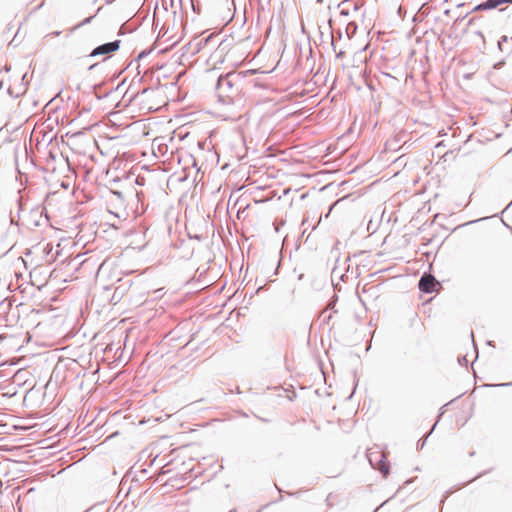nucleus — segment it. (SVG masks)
<instances>
[{"instance_id": "1", "label": "nucleus", "mask_w": 512, "mask_h": 512, "mask_svg": "<svg viewBox=\"0 0 512 512\" xmlns=\"http://www.w3.org/2000/svg\"><path fill=\"white\" fill-rule=\"evenodd\" d=\"M245 77L243 72H229L225 75H220L216 82V90L218 92L219 101L227 103L239 91L237 84Z\"/></svg>"}, {"instance_id": "2", "label": "nucleus", "mask_w": 512, "mask_h": 512, "mask_svg": "<svg viewBox=\"0 0 512 512\" xmlns=\"http://www.w3.org/2000/svg\"><path fill=\"white\" fill-rule=\"evenodd\" d=\"M367 458L370 465L377 469L383 477L386 478L389 475L391 464L385 455L378 452H368Z\"/></svg>"}, {"instance_id": "3", "label": "nucleus", "mask_w": 512, "mask_h": 512, "mask_svg": "<svg viewBox=\"0 0 512 512\" xmlns=\"http://www.w3.org/2000/svg\"><path fill=\"white\" fill-rule=\"evenodd\" d=\"M441 287V283L430 272H424L418 281L419 290L427 294L435 293L439 291Z\"/></svg>"}, {"instance_id": "4", "label": "nucleus", "mask_w": 512, "mask_h": 512, "mask_svg": "<svg viewBox=\"0 0 512 512\" xmlns=\"http://www.w3.org/2000/svg\"><path fill=\"white\" fill-rule=\"evenodd\" d=\"M121 40H114L110 42L103 43L101 45H98L95 47L91 53L89 54V57H97L100 55H111L114 52L118 51L121 46Z\"/></svg>"}, {"instance_id": "5", "label": "nucleus", "mask_w": 512, "mask_h": 512, "mask_svg": "<svg viewBox=\"0 0 512 512\" xmlns=\"http://www.w3.org/2000/svg\"><path fill=\"white\" fill-rule=\"evenodd\" d=\"M406 137L407 133L405 131L398 132L386 141L385 149L389 151H398L401 148L402 143H405Z\"/></svg>"}, {"instance_id": "6", "label": "nucleus", "mask_w": 512, "mask_h": 512, "mask_svg": "<svg viewBox=\"0 0 512 512\" xmlns=\"http://www.w3.org/2000/svg\"><path fill=\"white\" fill-rule=\"evenodd\" d=\"M500 5H502V0H485L477 4L472 9V12L493 10L498 8Z\"/></svg>"}, {"instance_id": "7", "label": "nucleus", "mask_w": 512, "mask_h": 512, "mask_svg": "<svg viewBox=\"0 0 512 512\" xmlns=\"http://www.w3.org/2000/svg\"><path fill=\"white\" fill-rule=\"evenodd\" d=\"M215 37L214 34H210L204 38H201L199 39L198 37H195L193 39L194 41V48L191 52V55L194 56L196 54H198L202 49H204L210 42L211 40Z\"/></svg>"}, {"instance_id": "8", "label": "nucleus", "mask_w": 512, "mask_h": 512, "mask_svg": "<svg viewBox=\"0 0 512 512\" xmlns=\"http://www.w3.org/2000/svg\"><path fill=\"white\" fill-rule=\"evenodd\" d=\"M498 50L510 55L512 53V36L503 35L497 41Z\"/></svg>"}, {"instance_id": "9", "label": "nucleus", "mask_w": 512, "mask_h": 512, "mask_svg": "<svg viewBox=\"0 0 512 512\" xmlns=\"http://www.w3.org/2000/svg\"><path fill=\"white\" fill-rule=\"evenodd\" d=\"M232 47V42L229 41L227 38L223 39L217 49H216V54L219 55V57H222L224 54H226Z\"/></svg>"}, {"instance_id": "10", "label": "nucleus", "mask_w": 512, "mask_h": 512, "mask_svg": "<svg viewBox=\"0 0 512 512\" xmlns=\"http://www.w3.org/2000/svg\"><path fill=\"white\" fill-rule=\"evenodd\" d=\"M436 426H437V423H434L433 426L431 427L430 431L425 436H423L422 438H420L418 440V442H417V449L418 450H422L424 448V446L426 445L428 437L433 433V431L435 430Z\"/></svg>"}, {"instance_id": "11", "label": "nucleus", "mask_w": 512, "mask_h": 512, "mask_svg": "<svg viewBox=\"0 0 512 512\" xmlns=\"http://www.w3.org/2000/svg\"><path fill=\"white\" fill-rule=\"evenodd\" d=\"M31 215L32 216H39L40 218H42L43 216L45 217V220L48 222L49 221V217H48V213H47V210L45 207H42V208H35V209H32L31 210Z\"/></svg>"}, {"instance_id": "12", "label": "nucleus", "mask_w": 512, "mask_h": 512, "mask_svg": "<svg viewBox=\"0 0 512 512\" xmlns=\"http://www.w3.org/2000/svg\"><path fill=\"white\" fill-rule=\"evenodd\" d=\"M357 28H358V26H357L356 22H354V21L349 22L347 24V26H346V35H347V37L349 39H351L355 35V33L357 31Z\"/></svg>"}, {"instance_id": "13", "label": "nucleus", "mask_w": 512, "mask_h": 512, "mask_svg": "<svg viewBox=\"0 0 512 512\" xmlns=\"http://www.w3.org/2000/svg\"><path fill=\"white\" fill-rule=\"evenodd\" d=\"M152 52V49H144L139 52L136 61H140L141 59L146 58L150 53Z\"/></svg>"}, {"instance_id": "14", "label": "nucleus", "mask_w": 512, "mask_h": 512, "mask_svg": "<svg viewBox=\"0 0 512 512\" xmlns=\"http://www.w3.org/2000/svg\"><path fill=\"white\" fill-rule=\"evenodd\" d=\"M194 48V41L191 40L189 43L183 46V50L185 53H191Z\"/></svg>"}, {"instance_id": "15", "label": "nucleus", "mask_w": 512, "mask_h": 512, "mask_svg": "<svg viewBox=\"0 0 512 512\" xmlns=\"http://www.w3.org/2000/svg\"><path fill=\"white\" fill-rule=\"evenodd\" d=\"M447 406H448V404H445V405H443V406L440 408L439 413H438V416H437V421H436L435 423H437V424H438V422L440 421V419H441L442 415L444 414V412H445V408H446Z\"/></svg>"}, {"instance_id": "16", "label": "nucleus", "mask_w": 512, "mask_h": 512, "mask_svg": "<svg viewBox=\"0 0 512 512\" xmlns=\"http://www.w3.org/2000/svg\"><path fill=\"white\" fill-rule=\"evenodd\" d=\"M111 193L115 195L118 199H124V195L120 190H111Z\"/></svg>"}, {"instance_id": "17", "label": "nucleus", "mask_w": 512, "mask_h": 512, "mask_svg": "<svg viewBox=\"0 0 512 512\" xmlns=\"http://www.w3.org/2000/svg\"><path fill=\"white\" fill-rule=\"evenodd\" d=\"M94 17L95 16H90V17L85 18L78 26H84V25L89 24L93 20Z\"/></svg>"}, {"instance_id": "18", "label": "nucleus", "mask_w": 512, "mask_h": 512, "mask_svg": "<svg viewBox=\"0 0 512 512\" xmlns=\"http://www.w3.org/2000/svg\"><path fill=\"white\" fill-rule=\"evenodd\" d=\"M504 64H505V60H504V59H502L501 61L496 62V63L493 65V68H494V69H500V68H502V67L504 66Z\"/></svg>"}, {"instance_id": "19", "label": "nucleus", "mask_w": 512, "mask_h": 512, "mask_svg": "<svg viewBox=\"0 0 512 512\" xmlns=\"http://www.w3.org/2000/svg\"><path fill=\"white\" fill-rule=\"evenodd\" d=\"M192 9L196 14H200L199 5H196L193 0H191Z\"/></svg>"}, {"instance_id": "20", "label": "nucleus", "mask_w": 512, "mask_h": 512, "mask_svg": "<svg viewBox=\"0 0 512 512\" xmlns=\"http://www.w3.org/2000/svg\"><path fill=\"white\" fill-rule=\"evenodd\" d=\"M135 183H136L137 185H139V186H143V185H144V183H145V179H144V177H139V176H138V177L136 178V180H135Z\"/></svg>"}, {"instance_id": "21", "label": "nucleus", "mask_w": 512, "mask_h": 512, "mask_svg": "<svg viewBox=\"0 0 512 512\" xmlns=\"http://www.w3.org/2000/svg\"><path fill=\"white\" fill-rule=\"evenodd\" d=\"M458 362L460 365H466L468 361H467L466 356H460V357H458Z\"/></svg>"}, {"instance_id": "22", "label": "nucleus", "mask_w": 512, "mask_h": 512, "mask_svg": "<svg viewBox=\"0 0 512 512\" xmlns=\"http://www.w3.org/2000/svg\"><path fill=\"white\" fill-rule=\"evenodd\" d=\"M17 203H18L17 216L19 218L20 217V212L23 210V204L21 203L20 199H18Z\"/></svg>"}, {"instance_id": "23", "label": "nucleus", "mask_w": 512, "mask_h": 512, "mask_svg": "<svg viewBox=\"0 0 512 512\" xmlns=\"http://www.w3.org/2000/svg\"><path fill=\"white\" fill-rule=\"evenodd\" d=\"M493 387H506V386H512V382H507V383H499V384H494L492 385Z\"/></svg>"}, {"instance_id": "24", "label": "nucleus", "mask_w": 512, "mask_h": 512, "mask_svg": "<svg viewBox=\"0 0 512 512\" xmlns=\"http://www.w3.org/2000/svg\"><path fill=\"white\" fill-rule=\"evenodd\" d=\"M338 297L336 294L333 295V297L329 300V307H332V305L335 304V302L337 301Z\"/></svg>"}, {"instance_id": "25", "label": "nucleus", "mask_w": 512, "mask_h": 512, "mask_svg": "<svg viewBox=\"0 0 512 512\" xmlns=\"http://www.w3.org/2000/svg\"><path fill=\"white\" fill-rule=\"evenodd\" d=\"M489 471H490V470H488V471H483V472L479 473V474H478V475H476V476H475L471 481H474V480H476V479L481 478L483 475L487 474Z\"/></svg>"}, {"instance_id": "26", "label": "nucleus", "mask_w": 512, "mask_h": 512, "mask_svg": "<svg viewBox=\"0 0 512 512\" xmlns=\"http://www.w3.org/2000/svg\"><path fill=\"white\" fill-rule=\"evenodd\" d=\"M349 14H350V12H349L348 9H344L343 8V9L340 10V15L341 16H349Z\"/></svg>"}, {"instance_id": "27", "label": "nucleus", "mask_w": 512, "mask_h": 512, "mask_svg": "<svg viewBox=\"0 0 512 512\" xmlns=\"http://www.w3.org/2000/svg\"><path fill=\"white\" fill-rule=\"evenodd\" d=\"M7 92H8V94H9L10 96H12V97H15V98H18V97H19V93L14 95L13 90H12V88H11V87H9V88H8Z\"/></svg>"}, {"instance_id": "28", "label": "nucleus", "mask_w": 512, "mask_h": 512, "mask_svg": "<svg viewBox=\"0 0 512 512\" xmlns=\"http://www.w3.org/2000/svg\"><path fill=\"white\" fill-rule=\"evenodd\" d=\"M32 225H33L34 227H39V226H41L40 220H38V218H35V220L33 221Z\"/></svg>"}, {"instance_id": "29", "label": "nucleus", "mask_w": 512, "mask_h": 512, "mask_svg": "<svg viewBox=\"0 0 512 512\" xmlns=\"http://www.w3.org/2000/svg\"><path fill=\"white\" fill-rule=\"evenodd\" d=\"M360 8H361V4H359L358 2H355L354 6H353V10L358 11Z\"/></svg>"}, {"instance_id": "30", "label": "nucleus", "mask_w": 512, "mask_h": 512, "mask_svg": "<svg viewBox=\"0 0 512 512\" xmlns=\"http://www.w3.org/2000/svg\"><path fill=\"white\" fill-rule=\"evenodd\" d=\"M345 52L340 50L339 52L336 53V58H342L344 56Z\"/></svg>"}, {"instance_id": "31", "label": "nucleus", "mask_w": 512, "mask_h": 512, "mask_svg": "<svg viewBox=\"0 0 512 512\" xmlns=\"http://www.w3.org/2000/svg\"><path fill=\"white\" fill-rule=\"evenodd\" d=\"M10 70H11V66H10V65H7V64H6V65H4V67H3V71H5V72H7V73H8V72H10Z\"/></svg>"}, {"instance_id": "32", "label": "nucleus", "mask_w": 512, "mask_h": 512, "mask_svg": "<svg viewBox=\"0 0 512 512\" xmlns=\"http://www.w3.org/2000/svg\"><path fill=\"white\" fill-rule=\"evenodd\" d=\"M26 76H27V74L25 73V74L23 75V77H22V84H23V85H25V90L27 89V84L25 83V81H26Z\"/></svg>"}, {"instance_id": "33", "label": "nucleus", "mask_w": 512, "mask_h": 512, "mask_svg": "<svg viewBox=\"0 0 512 512\" xmlns=\"http://www.w3.org/2000/svg\"><path fill=\"white\" fill-rule=\"evenodd\" d=\"M60 33H61L60 31H54V32L50 33L48 36H50V35L51 36H59Z\"/></svg>"}, {"instance_id": "34", "label": "nucleus", "mask_w": 512, "mask_h": 512, "mask_svg": "<svg viewBox=\"0 0 512 512\" xmlns=\"http://www.w3.org/2000/svg\"><path fill=\"white\" fill-rule=\"evenodd\" d=\"M415 478H410L404 482L405 485H409L414 481Z\"/></svg>"}, {"instance_id": "35", "label": "nucleus", "mask_w": 512, "mask_h": 512, "mask_svg": "<svg viewBox=\"0 0 512 512\" xmlns=\"http://www.w3.org/2000/svg\"><path fill=\"white\" fill-rule=\"evenodd\" d=\"M163 8L167 11L168 10V4L166 3V0H163Z\"/></svg>"}, {"instance_id": "36", "label": "nucleus", "mask_w": 512, "mask_h": 512, "mask_svg": "<svg viewBox=\"0 0 512 512\" xmlns=\"http://www.w3.org/2000/svg\"><path fill=\"white\" fill-rule=\"evenodd\" d=\"M502 4H512V0H502Z\"/></svg>"}, {"instance_id": "37", "label": "nucleus", "mask_w": 512, "mask_h": 512, "mask_svg": "<svg viewBox=\"0 0 512 512\" xmlns=\"http://www.w3.org/2000/svg\"><path fill=\"white\" fill-rule=\"evenodd\" d=\"M347 275L343 274L340 276L341 281H346Z\"/></svg>"}, {"instance_id": "38", "label": "nucleus", "mask_w": 512, "mask_h": 512, "mask_svg": "<svg viewBox=\"0 0 512 512\" xmlns=\"http://www.w3.org/2000/svg\"><path fill=\"white\" fill-rule=\"evenodd\" d=\"M303 278H304V274H303V273H300V274L298 275V280H299V281H301V280H303Z\"/></svg>"}, {"instance_id": "39", "label": "nucleus", "mask_w": 512, "mask_h": 512, "mask_svg": "<svg viewBox=\"0 0 512 512\" xmlns=\"http://www.w3.org/2000/svg\"><path fill=\"white\" fill-rule=\"evenodd\" d=\"M97 65H98L97 63L92 64V65H90V66H89V68H88V69H89V70H92V69H94Z\"/></svg>"}, {"instance_id": "40", "label": "nucleus", "mask_w": 512, "mask_h": 512, "mask_svg": "<svg viewBox=\"0 0 512 512\" xmlns=\"http://www.w3.org/2000/svg\"><path fill=\"white\" fill-rule=\"evenodd\" d=\"M120 181H121V180H120L119 178H114L113 180H111V182H113V183H118V182H120Z\"/></svg>"}, {"instance_id": "41", "label": "nucleus", "mask_w": 512, "mask_h": 512, "mask_svg": "<svg viewBox=\"0 0 512 512\" xmlns=\"http://www.w3.org/2000/svg\"><path fill=\"white\" fill-rule=\"evenodd\" d=\"M483 219H484V218H481V219L476 220V221H469V222H468V223H466L465 225L472 224V223H474V222L481 221V220H483Z\"/></svg>"}, {"instance_id": "42", "label": "nucleus", "mask_w": 512, "mask_h": 512, "mask_svg": "<svg viewBox=\"0 0 512 512\" xmlns=\"http://www.w3.org/2000/svg\"><path fill=\"white\" fill-rule=\"evenodd\" d=\"M115 0H105V4H111L113 3Z\"/></svg>"}, {"instance_id": "43", "label": "nucleus", "mask_w": 512, "mask_h": 512, "mask_svg": "<svg viewBox=\"0 0 512 512\" xmlns=\"http://www.w3.org/2000/svg\"><path fill=\"white\" fill-rule=\"evenodd\" d=\"M331 45H332V47H333V50L335 51V48H336V47H335V42H334V40H333V39H332Z\"/></svg>"}, {"instance_id": "44", "label": "nucleus", "mask_w": 512, "mask_h": 512, "mask_svg": "<svg viewBox=\"0 0 512 512\" xmlns=\"http://www.w3.org/2000/svg\"><path fill=\"white\" fill-rule=\"evenodd\" d=\"M158 9V3L155 4V8H154V15L156 14V10Z\"/></svg>"}, {"instance_id": "45", "label": "nucleus", "mask_w": 512, "mask_h": 512, "mask_svg": "<svg viewBox=\"0 0 512 512\" xmlns=\"http://www.w3.org/2000/svg\"><path fill=\"white\" fill-rule=\"evenodd\" d=\"M511 205H512V201H511V202H509V204L506 206V208L504 209V211H505V210H507Z\"/></svg>"}, {"instance_id": "46", "label": "nucleus", "mask_w": 512, "mask_h": 512, "mask_svg": "<svg viewBox=\"0 0 512 512\" xmlns=\"http://www.w3.org/2000/svg\"><path fill=\"white\" fill-rule=\"evenodd\" d=\"M456 399H457V397H456V398H453V400L448 401V403H447V404L449 405V404L453 403V401H456Z\"/></svg>"}, {"instance_id": "47", "label": "nucleus", "mask_w": 512, "mask_h": 512, "mask_svg": "<svg viewBox=\"0 0 512 512\" xmlns=\"http://www.w3.org/2000/svg\"><path fill=\"white\" fill-rule=\"evenodd\" d=\"M456 399H457V397H456V398H453V400L448 401V403H447V404L449 405V404L453 403V401H456Z\"/></svg>"}, {"instance_id": "48", "label": "nucleus", "mask_w": 512, "mask_h": 512, "mask_svg": "<svg viewBox=\"0 0 512 512\" xmlns=\"http://www.w3.org/2000/svg\"><path fill=\"white\" fill-rule=\"evenodd\" d=\"M456 399H457V397H456V398H453V400L448 401V403H447V404L449 405V404L453 403V401H456Z\"/></svg>"}, {"instance_id": "49", "label": "nucleus", "mask_w": 512, "mask_h": 512, "mask_svg": "<svg viewBox=\"0 0 512 512\" xmlns=\"http://www.w3.org/2000/svg\"><path fill=\"white\" fill-rule=\"evenodd\" d=\"M194 238L197 239V240H201V236L200 235H196V236H194Z\"/></svg>"}, {"instance_id": "50", "label": "nucleus", "mask_w": 512, "mask_h": 512, "mask_svg": "<svg viewBox=\"0 0 512 512\" xmlns=\"http://www.w3.org/2000/svg\"><path fill=\"white\" fill-rule=\"evenodd\" d=\"M265 286H260L259 288H257V291L256 292H259L261 289H263Z\"/></svg>"}, {"instance_id": "51", "label": "nucleus", "mask_w": 512, "mask_h": 512, "mask_svg": "<svg viewBox=\"0 0 512 512\" xmlns=\"http://www.w3.org/2000/svg\"><path fill=\"white\" fill-rule=\"evenodd\" d=\"M110 93H112V90L110 92L106 93L103 97H108Z\"/></svg>"}, {"instance_id": "52", "label": "nucleus", "mask_w": 512, "mask_h": 512, "mask_svg": "<svg viewBox=\"0 0 512 512\" xmlns=\"http://www.w3.org/2000/svg\"><path fill=\"white\" fill-rule=\"evenodd\" d=\"M3 87V81H0V90L2 89Z\"/></svg>"}, {"instance_id": "53", "label": "nucleus", "mask_w": 512, "mask_h": 512, "mask_svg": "<svg viewBox=\"0 0 512 512\" xmlns=\"http://www.w3.org/2000/svg\"><path fill=\"white\" fill-rule=\"evenodd\" d=\"M302 32H303V33H306V31H305V27H304L303 25H302Z\"/></svg>"}, {"instance_id": "54", "label": "nucleus", "mask_w": 512, "mask_h": 512, "mask_svg": "<svg viewBox=\"0 0 512 512\" xmlns=\"http://www.w3.org/2000/svg\"><path fill=\"white\" fill-rule=\"evenodd\" d=\"M478 35H480L482 38L484 37L482 32H478Z\"/></svg>"}, {"instance_id": "55", "label": "nucleus", "mask_w": 512, "mask_h": 512, "mask_svg": "<svg viewBox=\"0 0 512 512\" xmlns=\"http://www.w3.org/2000/svg\"><path fill=\"white\" fill-rule=\"evenodd\" d=\"M81 132H77V133H74L73 136H77V135H80Z\"/></svg>"}, {"instance_id": "56", "label": "nucleus", "mask_w": 512, "mask_h": 512, "mask_svg": "<svg viewBox=\"0 0 512 512\" xmlns=\"http://www.w3.org/2000/svg\"><path fill=\"white\" fill-rule=\"evenodd\" d=\"M352 396H353V393H351V394L347 397V399H351V398H352Z\"/></svg>"}, {"instance_id": "57", "label": "nucleus", "mask_w": 512, "mask_h": 512, "mask_svg": "<svg viewBox=\"0 0 512 512\" xmlns=\"http://www.w3.org/2000/svg\"><path fill=\"white\" fill-rule=\"evenodd\" d=\"M338 35H339V38H341V37H342V33H341V31H339V32H338Z\"/></svg>"}, {"instance_id": "58", "label": "nucleus", "mask_w": 512, "mask_h": 512, "mask_svg": "<svg viewBox=\"0 0 512 512\" xmlns=\"http://www.w3.org/2000/svg\"><path fill=\"white\" fill-rule=\"evenodd\" d=\"M278 274V268H276L275 272H274V275H277Z\"/></svg>"}, {"instance_id": "59", "label": "nucleus", "mask_w": 512, "mask_h": 512, "mask_svg": "<svg viewBox=\"0 0 512 512\" xmlns=\"http://www.w3.org/2000/svg\"><path fill=\"white\" fill-rule=\"evenodd\" d=\"M174 0H170V5L173 6Z\"/></svg>"}, {"instance_id": "60", "label": "nucleus", "mask_w": 512, "mask_h": 512, "mask_svg": "<svg viewBox=\"0 0 512 512\" xmlns=\"http://www.w3.org/2000/svg\"><path fill=\"white\" fill-rule=\"evenodd\" d=\"M179 2H180V6H181L182 5V0H179Z\"/></svg>"}, {"instance_id": "61", "label": "nucleus", "mask_w": 512, "mask_h": 512, "mask_svg": "<svg viewBox=\"0 0 512 512\" xmlns=\"http://www.w3.org/2000/svg\"><path fill=\"white\" fill-rule=\"evenodd\" d=\"M321 1H322V0H317V2H318V3H319V2H321Z\"/></svg>"}]
</instances>
